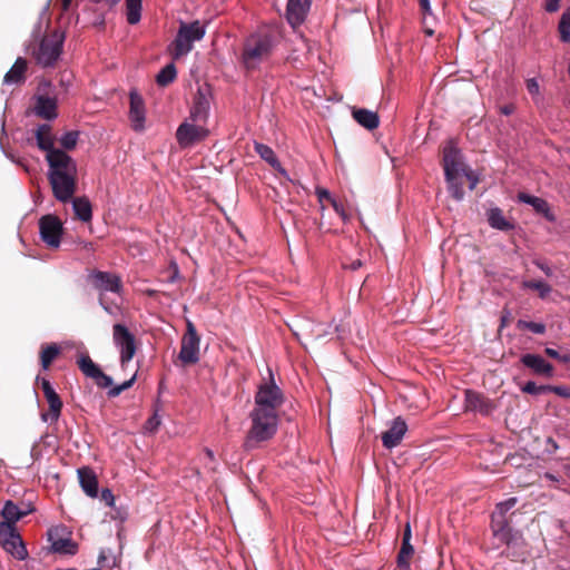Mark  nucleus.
<instances>
[{"label": "nucleus", "mask_w": 570, "mask_h": 570, "mask_svg": "<svg viewBox=\"0 0 570 570\" xmlns=\"http://www.w3.org/2000/svg\"><path fill=\"white\" fill-rule=\"evenodd\" d=\"M46 160L52 194L58 202L66 204L77 190V163L62 149L50 151L46 155Z\"/></svg>", "instance_id": "nucleus-1"}, {"label": "nucleus", "mask_w": 570, "mask_h": 570, "mask_svg": "<svg viewBox=\"0 0 570 570\" xmlns=\"http://www.w3.org/2000/svg\"><path fill=\"white\" fill-rule=\"evenodd\" d=\"M250 428L244 441L246 450H253L261 443L271 440L278 428V414L253 409L250 414Z\"/></svg>", "instance_id": "nucleus-2"}, {"label": "nucleus", "mask_w": 570, "mask_h": 570, "mask_svg": "<svg viewBox=\"0 0 570 570\" xmlns=\"http://www.w3.org/2000/svg\"><path fill=\"white\" fill-rule=\"evenodd\" d=\"M274 48L273 38L268 33H254L244 45L243 63L248 70L256 69L266 61Z\"/></svg>", "instance_id": "nucleus-3"}, {"label": "nucleus", "mask_w": 570, "mask_h": 570, "mask_svg": "<svg viewBox=\"0 0 570 570\" xmlns=\"http://www.w3.org/2000/svg\"><path fill=\"white\" fill-rule=\"evenodd\" d=\"M283 403L284 394L275 383L272 371L268 370V379L257 387L253 409L277 413Z\"/></svg>", "instance_id": "nucleus-4"}, {"label": "nucleus", "mask_w": 570, "mask_h": 570, "mask_svg": "<svg viewBox=\"0 0 570 570\" xmlns=\"http://www.w3.org/2000/svg\"><path fill=\"white\" fill-rule=\"evenodd\" d=\"M206 33L205 26L199 21L190 23L181 22L174 41V57L186 56L193 49V43L204 38Z\"/></svg>", "instance_id": "nucleus-5"}, {"label": "nucleus", "mask_w": 570, "mask_h": 570, "mask_svg": "<svg viewBox=\"0 0 570 570\" xmlns=\"http://www.w3.org/2000/svg\"><path fill=\"white\" fill-rule=\"evenodd\" d=\"M63 41L65 35L60 31L43 37L33 52L37 62L45 68L52 67L62 52Z\"/></svg>", "instance_id": "nucleus-6"}, {"label": "nucleus", "mask_w": 570, "mask_h": 570, "mask_svg": "<svg viewBox=\"0 0 570 570\" xmlns=\"http://www.w3.org/2000/svg\"><path fill=\"white\" fill-rule=\"evenodd\" d=\"M517 498H510L498 503L492 514L491 528L493 534L500 542L505 544H510L514 535L504 515L517 504Z\"/></svg>", "instance_id": "nucleus-7"}, {"label": "nucleus", "mask_w": 570, "mask_h": 570, "mask_svg": "<svg viewBox=\"0 0 570 570\" xmlns=\"http://www.w3.org/2000/svg\"><path fill=\"white\" fill-rule=\"evenodd\" d=\"M0 544L17 560L22 561L28 558L27 548L20 534L17 532L16 527H11L8 523H0Z\"/></svg>", "instance_id": "nucleus-8"}, {"label": "nucleus", "mask_w": 570, "mask_h": 570, "mask_svg": "<svg viewBox=\"0 0 570 570\" xmlns=\"http://www.w3.org/2000/svg\"><path fill=\"white\" fill-rule=\"evenodd\" d=\"M209 131L204 122H194L190 119H186L179 125L176 131V139L180 147H191L197 142L203 141Z\"/></svg>", "instance_id": "nucleus-9"}, {"label": "nucleus", "mask_w": 570, "mask_h": 570, "mask_svg": "<svg viewBox=\"0 0 570 570\" xmlns=\"http://www.w3.org/2000/svg\"><path fill=\"white\" fill-rule=\"evenodd\" d=\"M200 338L194 324L188 321L187 330L181 338L179 360L183 364H195L199 360Z\"/></svg>", "instance_id": "nucleus-10"}, {"label": "nucleus", "mask_w": 570, "mask_h": 570, "mask_svg": "<svg viewBox=\"0 0 570 570\" xmlns=\"http://www.w3.org/2000/svg\"><path fill=\"white\" fill-rule=\"evenodd\" d=\"M39 233L42 242L49 247L57 248L63 233L62 223L55 215H45L39 219Z\"/></svg>", "instance_id": "nucleus-11"}, {"label": "nucleus", "mask_w": 570, "mask_h": 570, "mask_svg": "<svg viewBox=\"0 0 570 570\" xmlns=\"http://www.w3.org/2000/svg\"><path fill=\"white\" fill-rule=\"evenodd\" d=\"M112 336H114L115 345L120 351L121 364L125 365L127 362H129L132 358V356L136 353L135 337L129 332V330L120 323H116L114 325V335Z\"/></svg>", "instance_id": "nucleus-12"}, {"label": "nucleus", "mask_w": 570, "mask_h": 570, "mask_svg": "<svg viewBox=\"0 0 570 570\" xmlns=\"http://www.w3.org/2000/svg\"><path fill=\"white\" fill-rule=\"evenodd\" d=\"M48 540L51 543V550L56 553L72 556L77 552V543L72 541L65 527L49 529Z\"/></svg>", "instance_id": "nucleus-13"}, {"label": "nucleus", "mask_w": 570, "mask_h": 570, "mask_svg": "<svg viewBox=\"0 0 570 570\" xmlns=\"http://www.w3.org/2000/svg\"><path fill=\"white\" fill-rule=\"evenodd\" d=\"M497 407V403L482 393L473 390L465 391L464 410L466 412L490 415Z\"/></svg>", "instance_id": "nucleus-14"}, {"label": "nucleus", "mask_w": 570, "mask_h": 570, "mask_svg": "<svg viewBox=\"0 0 570 570\" xmlns=\"http://www.w3.org/2000/svg\"><path fill=\"white\" fill-rule=\"evenodd\" d=\"M443 167L446 180H452L454 175H461V173H465L466 166L461 159L459 149L452 142L444 147Z\"/></svg>", "instance_id": "nucleus-15"}, {"label": "nucleus", "mask_w": 570, "mask_h": 570, "mask_svg": "<svg viewBox=\"0 0 570 570\" xmlns=\"http://www.w3.org/2000/svg\"><path fill=\"white\" fill-rule=\"evenodd\" d=\"M95 288L99 291V295H112L119 293L120 279L115 274L108 272H95L91 275Z\"/></svg>", "instance_id": "nucleus-16"}, {"label": "nucleus", "mask_w": 570, "mask_h": 570, "mask_svg": "<svg viewBox=\"0 0 570 570\" xmlns=\"http://www.w3.org/2000/svg\"><path fill=\"white\" fill-rule=\"evenodd\" d=\"M407 425L400 416L392 421V424L387 431L382 433V443L386 449H393L400 444L403 436L405 435Z\"/></svg>", "instance_id": "nucleus-17"}, {"label": "nucleus", "mask_w": 570, "mask_h": 570, "mask_svg": "<svg viewBox=\"0 0 570 570\" xmlns=\"http://www.w3.org/2000/svg\"><path fill=\"white\" fill-rule=\"evenodd\" d=\"M312 0H288L286 17L291 26L297 27L303 23L305 20Z\"/></svg>", "instance_id": "nucleus-18"}, {"label": "nucleus", "mask_w": 570, "mask_h": 570, "mask_svg": "<svg viewBox=\"0 0 570 570\" xmlns=\"http://www.w3.org/2000/svg\"><path fill=\"white\" fill-rule=\"evenodd\" d=\"M35 114L46 120H53L57 118V100L56 98L38 95L35 97Z\"/></svg>", "instance_id": "nucleus-19"}, {"label": "nucleus", "mask_w": 570, "mask_h": 570, "mask_svg": "<svg viewBox=\"0 0 570 570\" xmlns=\"http://www.w3.org/2000/svg\"><path fill=\"white\" fill-rule=\"evenodd\" d=\"M521 362L535 374L547 377H551L553 375V366L538 354H524L521 357Z\"/></svg>", "instance_id": "nucleus-20"}, {"label": "nucleus", "mask_w": 570, "mask_h": 570, "mask_svg": "<svg viewBox=\"0 0 570 570\" xmlns=\"http://www.w3.org/2000/svg\"><path fill=\"white\" fill-rule=\"evenodd\" d=\"M209 108L210 102L208 97L199 90L195 97V101L188 119H190L194 122L206 124L209 114Z\"/></svg>", "instance_id": "nucleus-21"}, {"label": "nucleus", "mask_w": 570, "mask_h": 570, "mask_svg": "<svg viewBox=\"0 0 570 570\" xmlns=\"http://www.w3.org/2000/svg\"><path fill=\"white\" fill-rule=\"evenodd\" d=\"M77 473L83 492L90 498H96L98 495V481L94 471L89 468H80Z\"/></svg>", "instance_id": "nucleus-22"}, {"label": "nucleus", "mask_w": 570, "mask_h": 570, "mask_svg": "<svg viewBox=\"0 0 570 570\" xmlns=\"http://www.w3.org/2000/svg\"><path fill=\"white\" fill-rule=\"evenodd\" d=\"M35 137L39 149L46 151V155L52 150H59L53 145V136L51 134V127L48 124H42L35 130Z\"/></svg>", "instance_id": "nucleus-23"}, {"label": "nucleus", "mask_w": 570, "mask_h": 570, "mask_svg": "<svg viewBox=\"0 0 570 570\" xmlns=\"http://www.w3.org/2000/svg\"><path fill=\"white\" fill-rule=\"evenodd\" d=\"M130 119L136 131L142 130V98L137 89L130 91Z\"/></svg>", "instance_id": "nucleus-24"}, {"label": "nucleus", "mask_w": 570, "mask_h": 570, "mask_svg": "<svg viewBox=\"0 0 570 570\" xmlns=\"http://www.w3.org/2000/svg\"><path fill=\"white\" fill-rule=\"evenodd\" d=\"M518 200L532 206L537 213L544 215L547 219L551 222L554 220V217L550 212L549 204L544 199L527 193H519Z\"/></svg>", "instance_id": "nucleus-25"}, {"label": "nucleus", "mask_w": 570, "mask_h": 570, "mask_svg": "<svg viewBox=\"0 0 570 570\" xmlns=\"http://www.w3.org/2000/svg\"><path fill=\"white\" fill-rule=\"evenodd\" d=\"M27 514L28 511H22L21 507L11 500H8L1 509V517L3 518V521L0 523H8L11 527H16V522Z\"/></svg>", "instance_id": "nucleus-26"}, {"label": "nucleus", "mask_w": 570, "mask_h": 570, "mask_svg": "<svg viewBox=\"0 0 570 570\" xmlns=\"http://www.w3.org/2000/svg\"><path fill=\"white\" fill-rule=\"evenodd\" d=\"M254 147L255 151L259 155L262 159L268 163L275 170H277L278 174L288 178L287 171L282 167L274 150L269 146L261 142H255Z\"/></svg>", "instance_id": "nucleus-27"}, {"label": "nucleus", "mask_w": 570, "mask_h": 570, "mask_svg": "<svg viewBox=\"0 0 570 570\" xmlns=\"http://www.w3.org/2000/svg\"><path fill=\"white\" fill-rule=\"evenodd\" d=\"M26 70L27 60L19 57L10 70L4 75L3 82L6 85H18L23 82Z\"/></svg>", "instance_id": "nucleus-28"}, {"label": "nucleus", "mask_w": 570, "mask_h": 570, "mask_svg": "<svg viewBox=\"0 0 570 570\" xmlns=\"http://www.w3.org/2000/svg\"><path fill=\"white\" fill-rule=\"evenodd\" d=\"M120 303L121 297L119 293L112 295H99V304L105 312L114 318H119L121 316Z\"/></svg>", "instance_id": "nucleus-29"}, {"label": "nucleus", "mask_w": 570, "mask_h": 570, "mask_svg": "<svg viewBox=\"0 0 570 570\" xmlns=\"http://www.w3.org/2000/svg\"><path fill=\"white\" fill-rule=\"evenodd\" d=\"M72 204L75 216L81 222H90L92 218V208L88 198L73 197L69 200Z\"/></svg>", "instance_id": "nucleus-30"}, {"label": "nucleus", "mask_w": 570, "mask_h": 570, "mask_svg": "<svg viewBox=\"0 0 570 570\" xmlns=\"http://www.w3.org/2000/svg\"><path fill=\"white\" fill-rule=\"evenodd\" d=\"M353 118L368 130L377 128L380 124L377 114L367 109H354Z\"/></svg>", "instance_id": "nucleus-31"}, {"label": "nucleus", "mask_w": 570, "mask_h": 570, "mask_svg": "<svg viewBox=\"0 0 570 570\" xmlns=\"http://www.w3.org/2000/svg\"><path fill=\"white\" fill-rule=\"evenodd\" d=\"M46 400L49 404V409H50V412L49 413H42L41 414V419L43 422H57L59 416H60V413H61V409H62V401L60 399V396L58 395L57 392L50 394V395H47L46 396Z\"/></svg>", "instance_id": "nucleus-32"}, {"label": "nucleus", "mask_w": 570, "mask_h": 570, "mask_svg": "<svg viewBox=\"0 0 570 570\" xmlns=\"http://www.w3.org/2000/svg\"><path fill=\"white\" fill-rule=\"evenodd\" d=\"M488 222L492 228L499 230H511L514 225L508 220L500 208H491L488 212Z\"/></svg>", "instance_id": "nucleus-33"}, {"label": "nucleus", "mask_w": 570, "mask_h": 570, "mask_svg": "<svg viewBox=\"0 0 570 570\" xmlns=\"http://www.w3.org/2000/svg\"><path fill=\"white\" fill-rule=\"evenodd\" d=\"M77 363L81 372L92 380H95L101 371V368L87 354L80 355Z\"/></svg>", "instance_id": "nucleus-34"}, {"label": "nucleus", "mask_w": 570, "mask_h": 570, "mask_svg": "<svg viewBox=\"0 0 570 570\" xmlns=\"http://www.w3.org/2000/svg\"><path fill=\"white\" fill-rule=\"evenodd\" d=\"M141 0L126 1V17L130 24H135L140 20Z\"/></svg>", "instance_id": "nucleus-35"}, {"label": "nucleus", "mask_w": 570, "mask_h": 570, "mask_svg": "<svg viewBox=\"0 0 570 570\" xmlns=\"http://www.w3.org/2000/svg\"><path fill=\"white\" fill-rule=\"evenodd\" d=\"M414 554V548L411 542H402V547L400 549L397 556V566L403 569L410 568V560Z\"/></svg>", "instance_id": "nucleus-36"}, {"label": "nucleus", "mask_w": 570, "mask_h": 570, "mask_svg": "<svg viewBox=\"0 0 570 570\" xmlns=\"http://www.w3.org/2000/svg\"><path fill=\"white\" fill-rule=\"evenodd\" d=\"M59 352L60 350L55 343L49 344L41 350L40 358L43 370H47L50 366L52 361L58 356Z\"/></svg>", "instance_id": "nucleus-37"}, {"label": "nucleus", "mask_w": 570, "mask_h": 570, "mask_svg": "<svg viewBox=\"0 0 570 570\" xmlns=\"http://www.w3.org/2000/svg\"><path fill=\"white\" fill-rule=\"evenodd\" d=\"M176 73V67L174 63H169L158 72L156 76V81L159 86L165 87L174 81Z\"/></svg>", "instance_id": "nucleus-38"}, {"label": "nucleus", "mask_w": 570, "mask_h": 570, "mask_svg": "<svg viewBox=\"0 0 570 570\" xmlns=\"http://www.w3.org/2000/svg\"><path fill=\"white\" fill-rule=\"evenodd\" d=\"M559 32L563 42H570V8H568L561 16Z\"/></svg>", "instance_id": "nucleus-39"}, {"label": "nucleus", "mask_w": 570, "mask_h": 570, "mask_svg": "<svg viewBox=\"0 0 570 570\" xmlns=\"http://www.w3.org/2000/svg\"><path fill=\"white\" fill-rule=\"evenodd\" d=\"M523 287L538 291L541 298H546L551 292L550 285L542 281H525Z\"/></svg>", "instance_id": "nucleus-40"}, {"label": "nucleus", "mask_w": 570, "mask_h": 570, "mask_svg": "<svg viewBox=\"0 0 570 570\" xmlns=\"http://www.w3.org/2000/svg\"><path fill=\"white\" fill-rule=\"evenodd\" d=\"M449 184V190L453 198L462 200L464 191L462 188L461 175H454L452 180H446Z\"/></svg>", "instance_id": "nucleus-41"}, {"label": "nucleus", "mask_w": 570, "mask_h": 570, "mask_svg": "<svg viewBox=\"0 0 570 570\" xmlns=\"http://www.w3.org/2000/svg\"><path fill=\"white\" fill-rule=\"evenodd\" d=\"M78 138H79V132L71 130V131L65 132L60 137L59 141L63 149L71 150L76 147Z\"/></svg>", "instance_id": "nucleus-42"}, {"label": "nucleus", "mask_w": 570, "mask_h": 570, "mask_svg": "<svg viewBox=\"0 0 570 570\" xmlns=\"http://www.w3.org/2000/svg\"><path fill=\"white\" fill-rule=\"evenodd\" d=\"M520 330H529L535 334H543L546 332V325L542 323L529 322L520 320L517 324Z\"/></svg>", "instance_id": "nucleus-43"}, {"label": "nucleus", "mask_w": 570, "mask_h": 570, "mask_svg": "<svg viewBox=\"0 0 570 570\" xmlns=\"http://www.w3.org/2000/svg\"><path fill=\"white\" fill-rule=\"evenodd\" d=\"M527 90L532 96V99L535 102H539L541 100V91H540V85L537 81L535 78H530L525 81Z\"/></svg>", "instance_id": "nucleus-44"}, {"label": "nucleus", "mask_w": 570, "mask_h": 570, "mask_svg": "<svg viewBox=\"0 0 570 570\" xmlns=\"http://www.w3.org/2000/svg\"><path fill=\"white\" fill-rule=\"evenodd\" d=\"M522 391L528 394H540L544 392H549V385H540L538 386L533 381L527 382L522 386Z\"/></svg>", "instance_id": "nucleus-45"}, {"label": "nucleus", "mask_w": 570, "mask_h": 570, "mask_svg": "<svg viewBox=\"0 0 570 570\" xmlns=\"http://www.w3.org/2000/svg\"><path fill=\"white\" fill-rule=\"evenodd\" d=\"M135 377H136V375H134L131 379H129V380L125 381L122 384H120V385H116V386L111 387V389L108 391V395H109L110 397H116V396H118L122 391H125V390L129 389V387L132 385V383H134V381H135Z\"/></svg>", "instance_id": "nucleus-46"}, {"label": "nucleus", "mask_w": 570, "mask_h": 570, "mask_svg": "<svg viewBox=\"0 0 570 570\" xmlns=\"http://www.w3.org/2000/svg\"><path fill=\"white\" fill-rule=\"evenodd\" d=\"M95 382L101 389L109 387V390H110L111 387H114L112 386V383H114L112 377L105 374L102 371H100V373L97 375V377L95 379Z\"/></svg>", "instance_id": "nucleus-47"}, {"label": "nucleus", "mask_w": 570, "mask_h": 570, "mask_svg": "<svg viewBox=\"0 0 570 570\" xmlns=\"http://www.w3.org/2000/svg\"><path fill=\"white\" fill-rule=\"evenodd\" d=\"M160 423H161V420H160V416L158 415V409L156 407L154 415L148 420L147 423H145V431L148 430V431L153 432L158 429Z\"/></svg>", "instance_id": "nucleus-48"}, {"label": "nucleus", "mask_w": 570, "mask_h": 570, "mask_svg": "<svg viewBox=\"0 0 570 570\" xmlns=\"http://www.w3.org/2000/svg\"><path fill=\"white\" fill-rule=\"evenodd\" d=\"M49 7H50V0H47V2L45 3L41 12H40V17H39V21L37 22L36 27H35V30L32 32V37L35 39H38L40 37V32H41V20H42V17L45 14H47L48 10H49Z\"/></svg>", "instance_id": "nucleus-49"}, {"label": "nucleus", "mask_w": 570, "mask_h": 570, "mask_svg": "<svg viewBox=\"0 0 570 570\" xmlns=\"http://www.w3.org/2000/svg\"><path fill=\"white\" fill-rule=\"evenodd\" d=\"M549 392H552L561 397L569 399L570 400V387L568 386H553L549 385Z\"/></svg>", "instance_id": "nucleus-50"}, {"label": "nucleus", "mask_w": 570, "mask_h": 570, "mask_svg": "<svg viewBox=\"0 0 570 570\" xmlns=\"http://www.w3.org/2000/svg\"><path fill=\"white\" fill-rule=\"evenodd\" d=\"M461 177H465L469 180V183H470L469 188L471 190L474 189L479 183L478 176L473 171L468 169V167L465 168V173H461Z\"/></svg>", "instance_id": "nucleus-51"}, {"label": "nucleus", "mask_w": 570, "mask_h": 570, "mask_svg": "<svg viewBox=\"0 0 570 570\" xmlns=\"http://www.w3.org/2000/svg\"><path fill=\"white\" fill-rule=\"evenodd\" d=\"M101 500L108 505V507H112L114 503H115V497L111 492V490L109 489H104L101 491Z\"/></svg>", "instance_id": "nucleus-52"}, {"label": "nucleus", "mask_w": 570, "mask_h": 570, "mask_svg": "<svg viewBox=\"0 0 570 570\" xmlns=\"http://www.w3.org/2000/svg\"><path fill=\"white\" fill-rule=\"evenodd\" d=\"M331 204L334 210L341 216L343 220H347V214L345 213L343 206L336 202V199H331Z\"/></svg>", "instance_id": "nucleus-53"}, {"label": "nucleus", "mask_w": 570, "mask_h": 570, "mask_svg": "<svg viewBox=\"0 0 570 570\" xmlns=\"http://www.w3.org/2000/svg\"><path fill=\"white\" fill-rule=\"evenodd\" d=\"M316 195L318 197V200L321 204H323V202L326 199L328 202H331V199H334L330 191L327 189H324V188H317L316 189Z\"/></svg>", "instance_id": "nucleus-54"}, {"label": "nucleus", "mask_w": 570, "mask_h": 570, "mask_svg": "<svg viewBox=\"0 0 570 570\" xmlns=\"http://www.w3.org/2000/svg\"><path fill=\"white\" fill-rule=\"evenodd\" d=\"M41 389L43 391L45 396L50 395L55 393V389L52 387L51 383L47 379L41 380Z\"/></svg>", "instance_id": "nucleus-55"}, {"label": "nucleus", "mask_w": 570, "mask_h": 570, "mask_svg": "<svg viewBox=\"0 0 570 570\" xmlns=\"http://www.w3.org/2000/svg\"><path fill=\"white\" fill-rule=\"evenodd\" d=\"M560 0H546L544 9L548 12H556L559 9Z\"/></svg>", "instance_id": "nucleus-56"}, {"label": "nucleus", "mask_w": 570, "mask_h": 570, "mask_svg": "<svg viewBox=\"0 0 570 570\" xmlns=\"http://www.w3.org/2000/svg\"><path fill=\"white\" fill-rule=\"evenodd\" d=\"M535 265L547 275V276H551L552 275V269L547 265V264H543L541 262H537Z\"/></svg>", "instance_id": "nucleus-57"}, {"label": "nucleus", "mask_w": 570, "mask_h": 570, "mask_svg": "<svg viewBox=\"0 0 570 570\" xmlns=\"http://www.w3.org/2000/svg\"><path fill=\"white\" fill-rule=\"evenodd\" d=\"M411 537H412L411 527H410V523L407 522L406 525H405V529H404L403 541L402 542H410L411 541Z\"/></svg>", "instance_id": "nucleus-58"}, {"label": "nucleus", "mask_w": 570, "mask_h": 570, "mask_svg": "<svg viewBox=\"0 0 570 570\" xmlns=\"http://www.w3.org/2000/svg\"><path fill=\"white\" fill-rule=\"evenodd\" d=\"M420 6H421V9L423 10L424 13H430L431 12L430 0H420Z\"/></svg>", "instance_id": "nucleus-59"}, {"label": "nucleus", "mask_w": 570, "mask_h": 570, "mask_svg": "<svg viewBox=\"0 0 570 570\" xmlns=\"http://www.w3.org/2000/svg\"><path fill=\"white\" fill-rule=\"evenodd\" d=\"M544 352H546V354H547L548 356H550V357H552V358H557V360H559V357H560V354L558 353V351H556V350H553V348L547 347Z\"/></svg>", "instance_id": "nucleus-60"}, {"label": "nucleus", "mask_w": 570, "mask_h": 570, "mask_svg": "<svg viewBox=\"0 0 570 570\" xmlns=\"http://www.w3.org/2000/svg\"><path fill=\"white\" fill-rule=\"evenodd\" d=\"M501 112L504 114V115H510L513 112V106L509 105V106H504L501 108Z\"/></svg>", "instance_id": "nucleus-61"}, {"label": "nucleus", "mask_w": 570, "mask_h": 570, "mask_svg": "<svg viewBox=\"0 0 570 570\" xmlns=\"http://www.w3.org/2000/svg\"><path fill=\"white\" fill-rule=\"evenodd\" d=\"M20 507L22 508V511H28V514L33 511V508L30 503L22 502Z\"/></svg>", "instance_id": "nucleus-62"}, {"label": "nucleus", "mask_w": 570, "mask_h": 570, "mask_svg": "<svg viewBox=\"0 0 570 570\" xmlns=\"http://www.w3.org/2000/svg\"><path fill=\"white\" fill-rule=\"evenodd\" d=\"M559 361L563 363H570V353L560 354Z\"/></svg>", "instance_id": "nucleus-63"}, {"label": "nucleus", "mask_w": 570, "mask_h": 570, "mask_svg": "<svg viewBox=\"0 0 570 570\" xmlns=\"http://www.w3.org/2000/svg\"><path fill=\"white\" fill-rule=\"evenodd\" d=\"M72 0H62V9L67 11L71 4Z\"/></svg>", "instance_id": "nucleus-64"}]
</instances>
